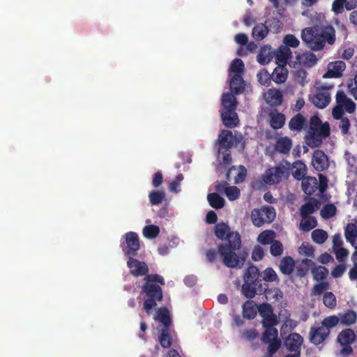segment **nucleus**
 Wrapping results in <instances>:
<instances>
[{
  "label": "nucleus",
  "mask_w": 357,
  "mask_h": 357,
  "mask_svg": "<svg viewBox=\"0 0 357 357\" xmlns=\"http://www.w3.org/2000/svg\"><path fill=\"white\" fill-rule=\"evenodd\" d=\"M215 236L225 241L218 245V252L223 264L228 268H241L246 255L238 253L241 246V238L237 231H231L227 223L220 222L215 226Z\"/></svg>",
  "instance_id": "f257e3e1"
},
{
  "label": "nucleus",
  "mask_w": 357,
  "mask_h": 357,
  "mask_svg": "<svg viewBox=\"0 0 357 357\" xmlns=\"http://www.w3.org/2000/svg\"><path fill=\"white\" fill-rule=\"evenodd\" d=\"M301 36L305 47L314 52L322 50L326 44L333 45L336 41L335 29L329 24L306 27Z\"/></svg>",
  "instance_id": "f03ea898"
},
{
  "label": "nucleus",
  "mask_w": 357,
  "mask_h": 357,
  "mask_svg": "<svg viewBox=\"0 0 357 357\" xmlns=\"http://www.w3.org/2000/svg\"><path fill=\"white\" fill-rule=\"evenodd\" d=\"M331 135V127L328 122L323 123L318 115L312 116L309 121V128L304 139L306 145L311 148L321 146L324 139Z\"/></svg>",
  "instance_id": "7ed1b4c3"
},
{
  "label": "nucleus",
  "mask_w": 357,
  "mask_h": 357,
  "mask_svg": "<svg viewBox=\"0 0 357 357\" xmlns=\"http://www.w3.org/2000/svg\"><path fill=\"white\" fill-rule=\"evenodd\" d=\"M242 294L248 298H252L256 295H261L266 291L268 284L263 282L260 278V271L255 266H250L243 276Z\"/></svg>",
  "instance_id": "20e7f679"
},
{
  "label": "nucleus",
  "mask_w": 357,
  "mask_h": 357,
  "mask_svg": "<svg viewBox=\"0 0 357 357\" xmlns=\"http://www.w3.org/2000/svg\"><path fill=\"white\" fill-rule=\"evenodd\" d=\"M215 147L218 151V155L222 156H231L230 149L234 147L238 152L244 151L245 142L243 135L239 134L233 135L229 130H222L218 135Z\"/></svg>",
  "instance_id": "39448f33"
},
{
  "label": "nucleus",
  "mask_w": 357,
  "mask_h": 357,
  "mask_svg": "<svg viewBox=\"0 0 357 357\" xmlns=\"http://www.w3.org/2000/svg\"><path fill=\"white\" fill-rule=\"evenodd\" d=\"M144 295L143 308L147 315H151L158 305L163 300V293L159 284H144L142 287Z\"/></svg>",
  "instance_id": "423d86ee"
},
{
  "label": "nucleus",
  "mask_w": 357,
  "mask_h": 357,
  "mask_svg": "<svg viewBox=\"0 0 357 357\" xmlns=\"http://www.w3.org/2000/svg\"><path fill=\"white\" fill-rule=\"evenodd\" d=\"M289 172L284 166L278 165L266 169L261 175V181H256L255 186L260 188L262 184L275 185L280 183L283 178L288 176Z\"/></svg>",
  "instance_id": "0eeeda50"
},
{
  "label": "nucleus",
  "mask_w": 357,
  "mask_h": 357,
  "mask_svg": "<svg viewBox=\"0 0 357 357\" xmlns=\"http://www.w3.org/2000/svg\"><path fill=\"white\" fill-rule=\"evenodd\" d=\"M275 215L274 208L268 206L252 210L250 218L255 226L260 227L265 223L272 222L275 218Z\"/></svg>",
  "instance_id": "6e6552de"
},
{
  "label": "nucleus",
  "mask_w": 357,
  "mask_h": 357,
  "mask_svg": "<svg viewBox=\"0 0 357 357\" xmlns=\"http://www.w3.org/2000/svg\"><path fill=\"white\" fill-rule=\"evenodd\" d=\"M321 90H317L316 93L310 98L313 105L319 109L326 108L331 102V94L327 91L333 88V84L323 85Z\"/></svg>",
  "instance_id": "1a4fd4ad"
},
{
  "label": "nucleus",
  "mask_w": 357,
  "mask_h": 357,
  "mask_svg": "<svg viewBox=\"0 0 357 357\" xmlns=\"http://www.w3.org/2000/svg\"><path fill=\"white\" fill-rule=\"evenodd\" d=\"M126 247H123V251L130 257H135L140 248L139 239L137 233L129 231L125 234Z\"/></svg>",
  "instance_id": "9d476101"
},
{
  "label": "nucleus",
  "mask_w": 357,
  "mask_h": 357,
  "mask_svg": "<svg viewBox=\"0 0 357 357\" xmlns=\"http://www.w3.org/2000/svg\"><path fill=\"white\" fill-rule=\"evenodd\" d=\"M329 331L321 325L319 326H312L309 333L310 342L317 346L324 342L329 336Z\"/></svg>",
  "instance_id": "9b49d317"
},
{
  "label": "nucleus",
  "mask_w": 357,
  "mask_h": 357,
  "mask_svg": "<svg viewBox=\"0 0 357 357\" xmlns=\"http://www.w3.org/2000/svg\"><path fill=\"white\" fill-rule=\"evenodd\" d=\"M127 264L130 269V273L132 275H145L149 272V268L146 264L144 261H139V260L133 258V257H129Z\"/></svg>",
  "instance_id": "f8f14e48"
},
{
  "label": "nucleus",
  "mask_w": 357,
  "mask_h": 357,
  "mask_svg": "<svg viewBox=\"0 0 357 357\" xmlns=\"http://www.w3.org/2000/svg\"><path fill=\"white\" fill-rule=\"evenodd\" d=\"M303 342V337L297 333L289 334L284 341L286 348L291 352H301V347Z\"/></svg>",
  "instance_id": "ddd939ff"
},
{
  "label": "nucleus",
  "mask_w": 357,
  "mask_h": 357,
  "mask_svg": "<svg viewBox=\"0 0 357 357\" xmlns=\"http://www.w3.org/2000/svg\"><path fill=\"white\" fill-rule=\"evenodd\" d=\"M346 68V64L342 61H337L332 64L328 71L323 75L324 78H339L342 76V73Z\"/></svg>",
  "instance_id": "4468645a"
},
{
  "label": "nucleus",
  "mask_w": 357,
  "mask_h": 357,
  "mask_svg": "<svg viewBox=\"0 0 357 357\" xmlns=\"http://www.w3.org/2000/svg\"><path fill=\"white\" fill-rule=\"evenodd\" d=\"M153 319L158 320L162 324V328L170 327L172 323L169 311L166 307L158 308Z\"/></svg>",
  "instance_id": "2eb2a0df"
},
{
  "label": "nucleus",
  "mask_w": 357,
  "mask_h": 357,
  "mask_svg": "<svg viewBox=\"0 0 357 357\" xmlns=\"http://www.w3.org/2000/svg\"><path fill=\"white\" fill-rule=\"evenodd\" d=\"M307 126L306 118L301 113L296 114L289 121L288 126L290 130L301 132Z\"/></svg>",
  "instance_id": "dca6fc26"
},
{
  "label": "nucleus",
  "mask_w": 357,
  "mask_h": 357,
  "mask_svg": "<svg viewBox=\"0 0 357 357\" xmlns=\"http://www.w3.org/2000/svg\"><path fill=\"white\" fill-rule=\"evenodd\" d=\"M221 118L224 126L227 128H232L239 123L238 114L236 111H222Z\"/></svg>",
  "instance_id": "f3484780"
},
{
  "label": "nucleus",
  "mask_w": 357,
  "mask_h": 357,
  "mask_svg": "<svg viewBox=\"0 0 357 357\" xmlns=\"http://www.w3.org/2000/svg\"><path fill=\"white\" fill-rule=\"evenodd\" d=\"M231 91L235 95L242 93L245 90V82L241 75L234 74L229 81Z\"/></svg>",
  "instance_id": "a211bd4d"
},
{
  "label": "nucleus",
  "mask_w": 357,
  "mask_h": 357,
  "mask_svg": "<svg viewBox=\"0 0 357 357\" xmlns=\"http://www.w3.org/2000/svg\"><path fill=\"white\" fill-rule=\"evenodd\" d=\"M292 147V140L288 137H280L275 144V150L282 154H289Z\"/></svg>",
  "instance_id": "6ab92c4d"
},
{
  "label": "nucleus",
  "mask_w": 357,
  "mask_h": 357,
  "mask_svg": "<svg viewBox=\"0 0 357 357\" xmlns=\"http://www.w3.org/2000/svg\"><path fill=\"white\" fill-rule=\"evenodd\" d=\"M318 181L315 177L307 176L302 179L303 191L307 195H313L317 190Z\"/></svg>",
  "instance_id": "aec40b11"
},
{
  "label": "nucleus",
  "mask_w": 357,
  "mask_h": 357,
  "mask_svg": "<svg viewBox=\"0 0 357 357\" xmlns=\"http://www.w3.org/2000/svg\"><path fill=\"white\" fill-rule=\"evenodd\" d=\"M291 57V51L287 46L281 45L275 52V61L279 66H286Z\"/></svg>",
  "instance_id": "412c9836"
},
{
  "label": "nucleus",
  "mask_w": 357,
  "mask_h": 357,
  "mask_svg": "<svg viewBox=\"0 0 357 357\" xmlns=\"http://www.w3.org/2000/svg\"><path fill=\"white\" fill-rule=\"evenodd\" d=\"M356 334L351 328L342 330L337 335V341L341 344H352L356 340Z\"/></svg>",
  "instance_id": "4be33fe9"
},
{
  "label": "nucleus",
  "mask_w": 357,
  "mask_h": 357,
  "mask_svg": "<svg viewBox=\"0 0 357 357\" xmlns=\"http://www.w3.org/2000/svg\"><path fill=\"white\" fill-rule=\"evenodd\" d=\"M222 111H236L237 107L236 98L234 94L224 93L222 96Z\"/></svg>",
  "instance_id": "5701e85b"
},
{
  "label": "nucleus",
  "mask_w": 357,
  "mask_h": 357,
  "mask_svg": "<svg viewBox=\"0 0 357 357\" xmlns=\"http://www.w3.org/2000/svg\"><path fill=\"white\" fill-rule=\"evenodd\" d=\"M307 173V167L304 162L298 160L294 162L291 167V174L294 178L301 181L305 178Z\"/></svg>",
  "instance_id": "b1692460"
},
{
  "label": "nucleus",
  "mask_w": 357,
  "mask_h": 357,
  "mask_svg": "<svg viewBox=\"0 0 357 357\" xmlns=\"http://www.w3.org/2000/svg\"><path fill=\"white\" fill-rule=\"evenodd\" d=\"M279 268L282 273L289 275L294 270L295 261L291 257H284L280 260Z\"/></svg>",
  "instance_id": "393cba45"
},
{
  "label": "nucleus",
  "mask_w": 357,
  "mask_h": 357,
  "mask_svg": "<svg viewBox=\"0 0 357 357\" xmlns=\"http://www.w3.org/2000/svg\"><path fill=\"white\" fill-rule=\"evenodd\" d=\"M311 273L314 280L323 281L328 277L329 271L325 266L317 265L314 263V265L312 266Z\"/></svg>",
  "instance_id": "a878e982"
},
{
  "label": "nucleus",
  "mask_w": 357,
  "mask_h": 357,
  "mask_svg": "<svg viewBox=\"0 0 357 357\" xmlns=\"http://www.w3.org/2000/svg\"><path fill=\"white\" fill-rule=\"evenodd\" d=\"M288 76V70L285 66H279L276 67L271 74L272 79L277 84L284 83Z\"/></svg>",
  "instance_id": "bb28decb"
},
{
  "label": "nucleus",
  "mask_w": 357,
  "mask_h": 357,
  "mask_svg": "<svg viewBox=\"0 0 357 357\" xmlns=\"http://www.w3.org/2000/svg\"><path fill=\"white\" fill-rule=\"evenodd\" d=\"M314 265V261L310 259H303L297 266H296V275L300 278L305 277L310 270L312 268V266Z\"/></svg>",
  "instance_id": "cd10ccee"
},
{
  "label": "nucleus",
  "mask_w": 357,
  "mask_h": 357,
  "mask_svg": "<svg viewBox=\"0 0 357 357\" xmlns=\"http://www.w3.org/2000/svg\"><path fill=\"white\" fill-rule=\"evenodd\" d=\"M158 340L161 347L165 349L169 348L172 346L173 338L171 335L170 327L161 328Z\"/></svg>",
  "instance_id": "c85d7f7f"
},
{
  "label": "nucleus",
  "mask_w": 357,
  "mask_h": 357,
  "mask_svg": "<svg viewBox=\"0 0 357 357\" xmlns=\"http://www.w3.org/2000/svg\"><path fill=\"white\" fill-rule=\"evenodd\" d=\"M344 236L347 242L351 245H356L357 238V226L354 223H348L344 229Z\"/></svg>",
  "instance_id": "c756f323"
},
{
  "label": "nucleus",
  "mask_w": 357,
  "mask_h": 357,
  "mask_svg": "<svg viewBox=\"0 0 357 357\" xmlns=\"http://www.w3.org/2000/svg\"><path fill=\"white\" fill-rule=\"evenodd\" d=\"M261 279L264 282H275L278 284L280 279L273 268L268 267L260 273Z\"/></svg>",
  "instance_id": "7c9ffc66"
},
{
  "label": "nucleus",
  "mask_w": 357,
  "mask_h": 357,
  "mask_svg": "<svg viewBox=\"0 0 357 357\" xmlns=\"http://www.w3.org/2000/svg\"><path fill=\"white\" fill-rule=\"evenodd\" d=\"M257 315L256 304L253 301H247L243 305V316L248 319H253Z\"/></svg>",
  "instance_id": "2f4dec72"
},
{
  "label": "nucleus",
  "mask_w": 357,
  "mask_h": 357,
  "mask_svg": "<svg viewBox=\"0 0 357 357\" xmlns=\"http://www.w3.org/2000/svg\"><path fill=\"white\" fill-rule=\"evenodd\" d=\"M282 101L283 96L278 89H269L267 102L270 105L278 106L282 104Z\"/></svg>",
  "instance_id": "473e14b6"
},
{
  "label": "nucleus",
  "mask_w": 357,
  "mask_h": 357,
  "mask_svg": "<svg viewBox=\"0 0 357 357\" xmlns=\"http://www.w3.org/2000/svg\"><path fill=\"white\" fill-rule=\"evenodd\" d=\"M268 26L265 24H256L252 29V37L256 40H263L268 33Z\"/></svg>",
  "instance_id": "72a5a7b5"
},
{
  "label": "nucleus",
  "mask_w": 357,
  "mask_h": 357,
  "mask_svg": "<svg viewBox=\"0 0 357 357\" xmlns=\"http://www.w3.org/2000/svg\"><path fill=\"white\" fill-rule=\"evenodd\" d=\"M317 226V221L315 217L307 215L302 218L300 223V229L303 231H309Z\"/></svg>",
  "instance_id": "f704fd0d"
},
{
  "label": "nucleus",
  "mask_w": 357,
  "mask_h": 357,
  "mask_svg": "<svg viewBox=\"0 0 357 357\" xmlns=\"http://www.w3.org/2000/svg\"><path fill=\"white\" fill-rule=\"evenodd\" d=\"M207 199L210 206L215 209L222 208L225 205V199L215 192L209 193Z\"/></svg>",
  "instance_id": "c9c22d12"
},
{
  "label": "nucleus",
  "mask_w": 357,
  "mask_h": 357,
  "mask_svg": "<svg viewBox=\"0 0 357 357\" xmlns=\"http://www.w3.org/2000/svg\"><path fill=\"white\" fill-rule=\"evenodd\" d=\"M285 116L282 113L273 114L271 116L270 125L274 130H278L285 123Z\"/></svg>",
  "instance_id": "e433bc0d"
},
{
  "label": "nucleus",
  "mask_w": 357,
  "mask_h": 357,
  "mask_svg": "<svg viewBox=\"0 0 357 357\" xmlns=\"http://www.w3.org/2000/svg\"><path fill=\"white\" fill-rule=\"evenodd\" d=\"M272 59L271 49L269 46H264L261 48L257 55V61L262 65L268 63Z\"/></svg>",
  "instance_id": "4c0bfd02"
},
{
  "label": "nucleus",
  "mask_w": 357,
  "mask_h": 357,
  "mask_svg": "<svg viewBox=\"0 0 357 357\" xmlns=\"http://www.w3.org/2000/svg\"><path fill=\"white\" fill-rule=\"evenodd\" d=\"M264 294H265L266 299L271 302L278 301L283 298V292L278 287L268 289L267 286Z\"/></svg>",
  "instance_id": "58836bf2"
},
{
  "label": "nucleus",
  "mask_w": 357,
  "mask_h": 357,
  "mask_svg": "<svg viewBox=\"0 0 357 357\" xmlns=\"http://www.w3.org/2000/svg\"><path fill=\"white\" fill-rule=\"evenodd\" d=\"M356 313L351 310H347L342 314H340V321L343 326H350L356 321Z\"/></svg>",
  "instance_id": "ea45409f"
},
{
  "label": "nucleus",
  "mask_w": 357,
  "mask_h": 357,
  "mask_svg": "<svg viewBox=\"0 0 357 357\" xmlns=\"http://www.w3.org/2000/svg\"><path fill=\"white\" fill-rule=\"evenodd\" d=\"M329 158H312V165L319 172H323L329 167Z\"/></svg>",
  "instance_id": "a19ab883"
},
{
  "label": "nucleus",
  "mask_w": 357,
  "mask_h": 357,
  "mask_svg": "<svg viewBox=\"0 0 357 357\" xmlns=\"http://www.w3.org/2000/svg\"><path fill=\"white\" fill-rule=\"evenodd\" d=\"M279 323L277 316L273 312L269 311V314L266 315L262 319L261 324L264 328H275Z\"/></svg>",
  "instance_id": "79ce46f5"
},
{
  "label": "nucleus",
  "mask_w": 357,
  "mask_h": 357,
  "mask_svg": "<svg viewBox=\"0 0 357 357\" xmlns=\"http://www.w3.org/2000/svg\"><path fill=\"white\" fill-rule=\"evenodd\" d=\"M275 234L272 230H265L258 236V241L263 245L271 244L275 240Z\"/></svg>",
  "instance_id": "37998d69"
},
{
  "label": "nucleus",
  "mask_w": 357,
  "mask_h": 357,
  "mask_svg": "<svg viewBox=\"0 0 357 357\" xmlns=\"http://www.w3.org/2000/svg\"><path fill=\"white\" fill-rule=\"evenodd\" d=\"M311 237L314 243L317 244H322L328 238V234L326 231L321 229H317L312 232Z\"/></svg>",
  "instance_id": "c03bdc74"
},
{
  "label": "nucleus",
  "mask_w": 357,
  "mask_h": 357,
  "mask_svg": "<svg viewBox=\"0 0 357 357\" xmlns=\"http://www.w3.org/2000/svg\"><path fill=\"white\" fill-rule=\"evenodd\" d=\"M143 235L149 239L154 238L160 234V227L157 225H146L143 229Z\"/></svg>",
  "instance_id": "a18cd8bd"
},
{
  "label": "nucleus",
  "mask_w": 357,
  "mask_h": 357,
  "mask_svg": "<svg viewBox=\"0 0 357 357\" xmlns=\"http://www.w3.org/2000/svg\"><path fill=\"white\" fill-rule=\"evenodd\" d=\"M336 211V206L333 204H327L323 206L320 214L323 218L329 219L335 215Z\"/></svg>",
  "instance_id": "49530a36"
},
{
  "label": "nucleus",
  "mask_w": 357,
  "mask_h": 357,
  "mask_svg": "<svg viewBox=\"0 0 357 357\" xmlns=\"http://www.w3.org/2000/svg\"><path fill=\"white\" fill-rule=\"evenodd\" d=\"M278 332L275 328H265V331L262 335L261 340L264 342H269L278 340Z\"/></svg>",
  "instance_id": "de8ad7c7"
},
{
  "label": "nucleus",
  "mask_w": 357,
  "mask_h": 357,
  "mask_svg": "<svg viewBox=\"0 0 357 357\" xmlns=\"http://www.w3.org/2000/svg\"><path fill=\"white\" fill-rule=\"evenodd\" d=\"M317 201L312 199V202H309L301 206L300 208V214L301 218L310 215L315 211L314 205Z\"/></svg>",
  "instance_id": "09e8293b"
},
{
  "label": "nucleus",
  "mask_w": 357,
  "mask_h": 357,
  "mask_svg": "<svg viewBox=\"0 0 357 357\" xmlns=\"http://www.w3.org/2000/svg\"><path fill=\"white\" fill-rule=\"evenodd\" d=\"M340 318L337 316L332 315L324 318L321 324L323 327L329 331L330 333L331 329L336 326L338 324Z\"/></svg>",
  "instance_id": "8fccbe9b"
},
{
  "label": "nucleus",
  "mask_w": 357,
  "mask_h": 357,
  "mask_svg": "<svg viewBox=\"0 0 357 357\" xmlns=\"http://www.w3.org/2000/svg\"><path fill=\"white\" fill-rule=\"evenodd\" d=\"M144 280H145L144 284H165L164 278L158 274H146Z\"/></svg>",
  "instance_id": "3c124183"
},
{
  "label": "nucleus",
  "mask_w": 357,
  "mask_h": 357,
  "mask_svg": "<svg viewBox=\"0 0 357 357\" xmlns=\"http://www.w3.org/2000/svg\"><path fill=\"white\" fill-rule=\"evenodd\" d=\"M258 82L264 86H268L272 79L271 75L266 69L259 70L257 75Z\"/></svg>",
  "instance_id": "603ef678"
},
{
  "label": "nucleus",
  "mask_w": 357,
  "mask_h": 357,
  "mask_svg": "<svg viewBox=\"0 0 357 357\" xmlns=\"http://www.w3.org/2000/svg\"><path fill=\"white\" fill-rule=\"evenodd\" d=\"M150 202L152 205H158L165 197V193L163 191H152L149 195Z\"/></svg>",
  "instance_id": "864d4df0"
},
{
  "label": "nucleus",
  "mask_w": 357,
  "mask_h": 357,
  "mask_svg": "<svg viewBox=\"0 0 357 357\" xmlns=\"http://www.w3.org/2000/svg\"><path fill=\"white\" fill-rule=\"evenodd\" d=\"M323 303L326 307L333 309L337 305L336 298L333 293L327 291L324 294Z\"/></svg>",
  "instance_id": "5fc2aeb1"
},
{
  "label": "nucleus",
  "mask_w": 357,
  "mask_h": 357,
  "mask_svg": "<svg viewBox=\"0 0 357 357\" xmlns=\"http://www.w3.org/2000/svg\"><path fill=\"white\" fill-rule=\"evenodd\" d=\"M245 69L243 61L241 59H235L230 65V71L234 74L241 75Z\"/></svg>",
  "instance_id": "6e6d98bb"
},
{
  "label": "nucleus",
  "mask_w": 357,
  "mask_h": 357,
  "mask_svg": "<svg viewBox=\"0 0 357 357\" xmlns=\"http://www.w3.org/2000/svg\"><path fill=\"white\" fill-rule=\"evenodd\" d=\"M284 251L283 245L280 241L275 240L270 247V252L273 257H279L282 255Z\"/></svg>",
  "instance_id": "4d7b16f0"
},
{
  "label": "nucleus",
  "mask_w": 357,
  "mask_h": 357,
  "mask_svg": "<svg viewBox=\"0 0 357 357\" xmlns=\"http://www.w3.org/2000/svg\"><path fill=\"white\" fill-rule=\"evenodd\" d=\"M283 43L284 44V46H287V47H294L296 48L298 47L300 44V41L293 34H287L284 37Z\"/></svg>",
  "instance_id": "13d9d810"
},
{
  "label": "nucleus",
  "mask_w": 357,
  "mask_h": 357,
  "mask_svg": "<svg viewBox=\"0 0 357 357\" xmlns=\"http://www.w3.org/2000/svg\"><path fill=\"white\" fill-rule=\"evenodd\" d=\"M302 57L303 64L309 67L314 66L317 62V56L312 52H305Z\"/></svg>",
  "instance_id": "bf43d9fd"
},
{
  "label": "nucleus",
  "mask_w": 357,
  "mask_h": 357,
  "mask_svg": "<svg viewBox=\"0 0 357 357\" xmlns=\"http://www.w3.org/2000/svg\"><path fill=\"white\" fill-rule=\"evenodd\" d=\"M240 194V190L236 186H229L226 188L225 195L230 201L238 199Z\"/></svg>",
  "instance_id": "052dcab7"
},
{
  "label": "nucleus",
  "mask_w": 357,
  "mask_h": 357,
  "mask_svg": "<svg viewBox=\"0 0 357 357\" xmlns=\"http://www.w3.org/2000/svg\"><path fill=\"white\" fill-rule=\"evenodd\" d=\"M351 260L354 266L349 270V277L351 280H357V252L352 253Z\"/></svg>",
  "instance_id": "680f3d73"
},
{
  "label": "nucleus",
  "mask_w": 357,
  "mask_h": 357,
  "mask_svg": "<svg viewBox=\"0 0 357 357\" xmlns=\"http://www.w3.org/2000/svg\"><path fill=\"white\" fill-rule=\"evenodd\" d=\"M345 3L346 0H334L332 3V11L336 15L342 14Z\"/></svg>",
  "instance_id": "e2e57ef3"
},
{
  "label": "nucleus",
  "mask_w": 357,
  "mask_h": 357,
  "mask_svg": "<svg viewBox=\"0 0 357 357\" xmlns=\"http://www.w3.org/2000/svg\"><path fill=\"white\" fill-rule=\"evenodd\" d=\"M265 344H268V354L271 356H273L275 353L278 351V350L281 347V341L280 339L275 340L273 341H270L269 342H264Z\"/></svg>",
  "instance_id": "0e129e2a"
},
{
  "label": "nucleus",
  "mask_w": 357,
  "mask_h": 357,
  "mask_svg": "<svg viewBox=\"0 0 357 357\" xmlns=\"http://www.w3.org/2000/svg\"><path fill=\"white\" fill-rule=\"evenodd\" d=\"M327 282H321L314 285L312 289V295H321L326 289L328 288Z\"/></svg>",
  "instance_id": "69168bd1"
},
{
  "label": "nucleus",
  "mask_w": 357,
  "mask_h": 357,
  "mask_svg": "<svg viewBox=\"0 0 357 357\" xmlns=\"http://www.w3.org/2000/svg\"><path fill=\"white\" fill-rule=\"evenodd\" d=\"M336 259L340 262H343L349 255V250L344 248H339L333 250Z\"/></svg>",
  "instance_id": "338daca9"
},
{
  "label": "nucleus",
  "mask_w": 357,
  "mask_h": 357,
  "mask_svg": "<svg viewBox=\"0 0 357 357\" xmlns=\"http://www.w3.org/2000/svg\"><path fill=\"white\" fill-rule=\"evenodd\" d=\"M347 269V266L344 264H340L335 266L331 271V275L335 278H338L342 276Z\"/></svg>",
  "instance_id": "774afa93"
}]
</instances>
